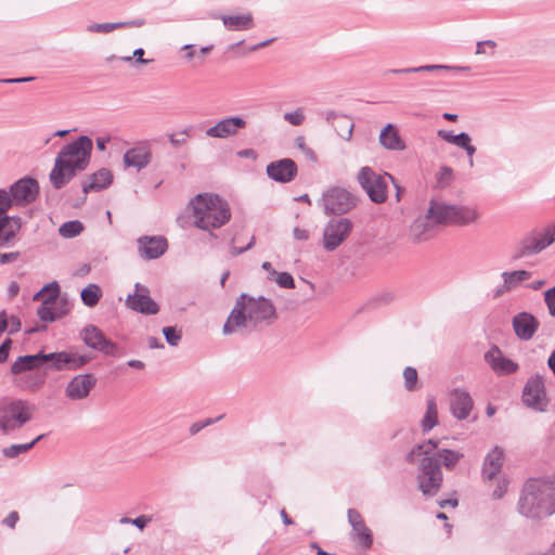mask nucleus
<instances>
[{
  "instance_id": "f03ea898",
  "label": "nucleus",
  "mask_w": 555,
  "mask_h": 555,
  "mask_svg": "<svg viewBox=\"0 0 555 555\" xmlns=\"http://www.w3.org/2000/svg\"><path fill=\"white\" fill-rule=\"evenodd\" d=\"M92 140L81 135L66 144L57 154L49 179L54 189L66 185L79 171H83L91 158Z\"/></svg>"
},
{
  "instance_id": "e433bc0d",
  "label": "nucleus",
  "mask_w": 555,
  "mask_h": 555,
  "mask_svg": "<svg viewBox=\"0 0 555 555\" xmlns=\"http://www.w3.org/2000/svg\"><path fill=\"white\" fill-rule=\"evenodd\" d=\"M438 423V409L434 397H428L426 400V412L421 422L423 433H428Z\"/></svg>"
},
{
  "instance_id": "4d7b16f0",
  "label": "nucleus",
  "mask_w": 555,
  "mask_h": 555,
  "mask_svg": "<svg viewBox=\"0 0 555 555\" xmlns=\"http://www.w3.org/2000/svg\"><path fill=\"white\" fill-rule=\"evenodd\" d=\"M151 520L152 518L150 516L140 515L139 517L132 519V525L138 529L143 530Z\"/></svg>"
},
{
  "instance_id": "c756f323",
  "label": "nucleus",
  "mask_w": 555,
  "mask_h": 555,
  "mask_svg": "<svg viewBox=\"0 0 555 555\" xmlns=\"http://www.w3.org/2000/svg\"><path fill=\"white\" fill-rule=\"evenodd\" d=\"M326 120L332 124L340 138L346 141L351 140L354 125L350 117L330 111L326 114Z\"/></svg>"
},
{
  "instance_id": "1a4fd4ad",
  "label": "nucleus",
  "mask_w": 555,
  "mask_h": 555,
  "mask_svg": "<svg viewBox=\"0 0 555 555\" xmlns=\"http://www.w3.org/2000/svg\"><path fill=\"white\" fill-rule=\"evenodd\" d=\"M60 295V285L53 281L44 285L37 294L34 295V300H41L42 304L37 310V315L43 322H53L56 319L67 313V309L54 312V306H56V298Z\"/></svg>"
},
{
  "instance_id": "393cba45",
  "label": "nucleus",
  "mask_w": 555,
  "mask_h": 555,
  "mask_svg": "<svg viewBox=\"0 0 555 555\" xmlns=\"http://www.w3.org/2000/svg\"><path fill=\"white\" fill-rule=\"evenodd\" d=\"M450 408L454 417L465 420L473 409V400L466 391L455 389L450 395Z\"/></svg>"
},
{
  "instance_id": "2f4dec72",
  "label": "nucleus",
  "mask_w": 555,
  "mask_h": 555,
  "mask_svg": "<svg viewBox=\"0 0 555 555\" xmlns=\"http://www.w3.org/2000/svg\"><path fill=\"white\" fill-rule=\"evenodd\" d=\"M144 25V20H132L128 22L117 23H93L87 26L89 33L108 34L119 28L125 27H141Z\"/></svg>"
},
{
  "instance_id": "6e6d98bb",
  "label": "nucleus",
  "mask_w": 555,
  "mask_h": 555,
  "mask_svg": "<svg viewBox=\"0 0 555 555\" xmlns=\"http://www.w3.org/2000/svg\"><path fill=\"white\" fill-rule=\"evenodd\" d=\"M11 346H12V339H10V338H7L0 345V364L8 360Z\"/></svg>"
},
{
  "instance_id": "c03bdc74",
  "label": "nucleus",
  "mask_w": 555,
  "mask_h": 555,
  "mask_svg": "<svg viewBox=\"0 0 555 555\" xmlns=\"http://www.w3.org/2000/svg\"><path fill=\"white\" fill-rule=\"evenodd\" d=\"M83 230V225L78 220H72L63 223L59 228V233L61 236L65 238H73L77 235H79Z\"/></svg>"
},
{
  "instance_id": "72a5a7b5",
  "label": "nucleus",
  "mask_w": 555,
  "mask_h": 555,
  "mask_svg": "<svg viewBox=\"0 0 555 555\" xmlns=\"http://www.w3.org/2000/svg\"><path fill=\"white\" fill-rule=\"evenodd\" d=\"M469 67L466 66H451V65H422L417 67H408V68H399V69H389L388 74H410V73H423V72H466Z\"/></svg>"
},
{
  "instance_id": "4be33fe9",
  "label": "nucleus",
  "mask_w": 555,
  "mask_h": 555,
  "mask_svg": "<svg viewBox=\"0 0 555 555\" xmlns=\"http://www.w3.org/2000/svg\"><path fill=\"white\" fill-rule=\"evenodd\" d=\"M547 246H550V241L544 243L541 237V232L530 233L517 244L513 254V259H521L539 254Z\"/></svg>"
},
{
  "instance_id": "de8ad7c7",
  "label": "nucleus",
  "mask_w": 555,
  "mask_h": 555,
  "mask_svg": "<svg viewBox=\"0 0 555 555\" xmlns=\"http://www.w3.org/2000/svg\"><path fill=\"white\" fill-rule=\"evenodd\" d=\"M14 205L9 190L0 189V216H7L5 212Z\"/></svg>"
},
{
  "instance_id": "bb28decb",
  "label": "nucleus",
  "mask_w": 555,
  "mask_h": 555,
  "mask_svg": "<svg viewBox=\"0 0 555 555\" xmlns=\"http://www.w3.org/2000/svg\"><path fill=\"white\" fill-rule=\"evenodd\" d=\"M435 223L433 222L429 212L417 217L410 228V235L415 243H422L433 237Z\"/></svg>"
},
{
  "instance_id": "9b49d317",
  "label": "nucleus",
  "mask_w": 555,
  "mask_h": 555,
  "mask_svg": "<svg viewBox=\"0 0 555 555\" xmlns=\"http://www.w3.org/2000/svg\"><path fill=\"white\" fill-rule=\"evenodd\" d=\"M320 202L326 215L346 214L356 206V197L346 189L339 186L326 190Z\"/></svg>"
},
{
  "instance_id": "b1692460",
  "label": "nucleus",
  "mask_w": 555,
  "mask_h": 555,
  "mask_svg": "<svg viewBox=\"0 0 555 555\" xmlns=\"http://www.w3.org/2000/svg\"><path fill=\"white\" fill-rule=\"evenodd\" d=\"M539 327V321L529 312H519L513 318V328L521 340H530Z\"/></svg>"
},
{
  "instance_id": "a878e982",
  "label": "nucleus",
  "mask_w": 555,
  "mask_h": 555,
  "mask_svg": "<svg viewBox=\"0 0 555 555\" xmlns=\"http://www.w3.org/2000/svg\"><path fill=\"white\" fill-rule=\"evenodd\" d=\"M488 362L492 370L499 375H508L518 370V364L504 357L496 346H492L488 350Z\"/></svg>"
},
{
  "instance_id": "79ce46f5",
  "label": "nucleus",
  "mask_w": 555,
  "mask_h": 555,
  "mask_svg": "<svg viewBox=\"0 0 555 555\" xmlns=\"http://www.w3.org/2000/svg\"><path fill=\"white\" fill-rule=\"evenodd\" d=\"M43 438V435H39L29 443L12 444L2 449V454L8 459H14L22 453L29 451L39 440Z\"/></svg>"
},
{
  "instance_id": "7c9ffc66",
  "label": "nucleus",
  "mask_w": 555,
  "mask_h": 555,
  "mask_svg": "<svg viewBox=\"0 0 555 555\" xmlns=\"http://www.w3.org/2000/svg\"><path fill=\"white\" fill-rule=\"evenodd\" d=\"M224 27L230 31L249 30L255 26L254 17L250 13L240 15H221Z\"/></svg>"
},
{
  "instance_id": "69168bd1",
  "label": "nucleus",
  "mask_w": 555,
  "mask_h": 555,
  "mask_svg": "<svg viewBox=\"0 0 555 555\" xmlns=\"http://www.w3.org/2000/svg\"><path fill=\"white\" fill-rule=\"evenodd\" d=\"M293 234L298 241H307L309 238V232L305 229L295 228Z\"/></svg>"
},
{
  "instance_id": "412c9836",
  "label": "nucleus",
  "mask_w": 555,
  "mask_h": 555,
  "mask_svg": "<svg viewBox=\"0 0 555 555\" xmlns=\"http://www.w3.org/2000/svg\"><path fill=\"white\" fill-rule=\"evenodd\" d=\"M268 176L278 182H291L297 175V165L291 158H283L267 166Z\"/></svg>"
},
{
  "instance_id": "a211bd4d",
  "label": "nucleus",
  "mask_w": 555,
  "mask_h": 555,
  "mask_svg": "<svg viewBox=\"0 0 555 555\" xmlns=\"http://www.w3.org/2000/svg\"><path fill=\"white\" fill-rule=\"evenodd\" d=\"M152 160V150L149 142H139L127 150L122 156L126 168H134L141 171L146 168Z\"/></svg>"
},
{
  "instance_id": "2eb2a0df",
  "label": "nucleus",
  "mask_w": 555,
  "mask_h": 555,
  "mask_svg": "<svg viewBox=\"0 0 555 555\" xmlns=\"http://www.w3.org/2000/svg\"><path fill=\"white\" fill-rule=\"evenodd\" d=\"M246 125L247 121L241 116H228L209 127L205 133L210 139L223 140L236 137L240 130L244 129Z\"/></svg>"
},
{
  "instance_id": "8fccbe9b",
  "label": "nucleus",
  "mask_w": 555,
  "mask_h": 555,
  "mask_svg": "<svg viewBox=\"0 0 555 555\" xmlns=\"http://www.w3.org/2000/svg\"><path fill=\"white\" fill-rule=\"evenodd\" d=\"M284 120L293 126H300L305 121V114L302 108H297L293 112H287L283 116Z\"/></svg>"
},
{
  "instance_id": "e2e57ef3",
  "label": "nucleus",
  "mask_w": 555,
  "mask_h": 555,
  "mask_svg": "<svg viewBox=\"0 0 555 555\" xmlns=\"http://www.w3.org/2000/svg\"><path fill=\"white\" fill-rule=\"evenodd\" d=\"M544 300L546 302V306L548 308V312L552 317H555V296L547 295V291L544 293Z\"/></svg>"
},
{
  "instance_id": "c85d7f7f",
  "label": "nucleus",
  "mask_w": 555,
  "mask_h": 555,
  "mask_svg": "<svg viewBox=\"0 0 555 555\" xmlns=\"http://www.w3.org/2000/svg\"><path fill=\"white\" fill-rule=\"evenodd\" d=\"M113 182V173L107 168H102L88 177V181L82 183L83 193L91 191H102L108 188Z\"/></svg>"
},
{
  "instance_id": "4c0bfd02",
  "label": "nucleus",
  "mask_w": 555,
  "mask_h": 555,
  "mask_svg": "<svg viewBox=\"0 0 555 555\" xmlns=\"http://www.w3.org/2000/svg\"><path fill=\"white\" fill-rule=\"evenodd\" d=\"M463 453L453 451L450 449H438L436 459L439 460L440 465L442 464L447 469H453L460 460L463 457Z\"/></svg>"
},
{
  "instance_id": "49530a36",
  "label": "nucleus",
  "mask_w": 555,
  "mask_h": 555,
  "mask_svg": "<svg viewBox=\"0 0 555 555\" xmlns=\"http://www.w3.org/2000/svg\"><path fill=\"white\" fill-rule=\"evenodd\" d=\"M404 388L408 391H414L417 389V371L412 366H406L403 370Z\"/></svg>"
},
{
  "instance_id": "39448f33",
  "label": "nucleus",
  "mask_w": 555,
  "mask_h": 555,
  "mask_svg": "<svg viewBox=\"0 0 555 555\" xmlns=\"http://www.w3.org/2000/svg\"><path fill=\"white\" fill-rule=\"evenodd\" d=\"M36 412V405L24 399L3 398L0 401V429L9 434L21 429L30 422Z\"/></svg>"
},
{
  "instance_id": "cd10ccee",
  "label": "nucleus",
  "mask_w": 555,
  "mask_h": 555,
  "mask_svg": "<svg viewBox=\"0 0 555 555\" xmlns=\"http://www.w3.org/2000/svg\"><path fill=\"white\" fill-rule=\"evenodd\" d=\"M427 211L435 224L453 225L454 205L431 201Z\"/></svg>"
},
{
  "instance_id": "4468645a",
  "label": "nucleus",
  "mask_w": 555,
  "mask_h": 555,
  "mask_svg": "<svg viewBox=\"0 0 555 555\" xmlns=\"http://www.w3.org/2000/svg\"><path fill=\"white\" fill-rule=\"evenodd\" d=\"M125 304L130 310L145 315L159 311V306L150 296V289L140 283L134 284V292L127 296Z\"/></svg>"
},
{
  "instance_id": "c9c22d12",
  "label": "nucleus",
  "mask_w": 555,
  "mask_h": 555,
  "mask_svg": "<svg viewBox=\"0 0 555 555\" xmlns=\"http://www.w3.org/2000/svg\"><path fill=\"white\" fill-rule=\"evenodd\" d=\"M479 212L472 206L454 205L453 225H468L479 218Z\"/></svg>"
},
{
  "instance_id": "58836bf2",
  "label": "nucleus",
  "mask_w": 555,
  "mask_h": 555,
  "mask_svg": "<svg viewBox=\"0 0 555 555\" xmlns=\"http://www.w3.org/2000/svg\"><path fill=\"white\" fill-rule=\"evenodd\" d=\"M532 275V272L527 270H515L511 272H503L502 279L505 280V287L514 289L521 282L527 281Z\"/></svg>"
},
{
  "instance_id": "680f3d73",
  "label": "nucleus",
  "mask_w": 555,
  "mask_h": 555,
  "mask_svg": "<svg viewBox=\"0 0 555 555\" xmlns=\"http://www.w3.org/2000/svg\"><path fill=\"white\" fill-rule=\"evenodd\" d=\"M9 327V315L5 310L0 311V336Z\"/></svg>"
},
{
  "instance_id": "774afa93",
  "label": "nucleus",
  "mask_w": 555,
  "mask_h": 555,
  "mask_svg": "<svg viewBox=\"0 0 555 555\" xmlns=\"http://www.w3.org/2000/svg\"><path fill=\"white\" fill-rule=\"evenodd\" d=\"M547 365L555 376V349L552 351L547 359Z\"/></svg>"
},
{
  "instance_id": "ddd939ff",
  "label": "nucleus",
  "mask_w": 555,
  "mask_h": 555,
  "mask_svg": "<svg viewBox=\"0 0 555 555\" xmlns=\"http://www.w3.org/2000/svg\"><path fill=\"white\" fill-rule=\"evenodd\" d=\"M91 360L88 356L77 354L75 352L60 351L44 353L41 351V362L49 363V369L54 371L78 370Z\"/></svg>"
},
{
  "instance_id": "09e8293b",
  "label": "nucleus",
  "mask_w": 555,
  "mask_h": 555,
  "mask_svg": "<svg viewBox=\"0 0 555 555\" xmlns=\"http://www.w3.org/2000/svg\"><path fill=\"white\" fill-rule=\"evenodd\" d=\"M273 282H275L280 287L283 288H293L295 287V282L293 276L287 272H276L273 275Z\"/></svg>"
},
{
  "instance_id": "3c124183",
  "label": "nucleus",
  "mask_w": 555,
  "mask_h": 555,
  "mask_svg": "<svg viewBox=\"0 0 555 555\" xmlns=\"http://www.w3.org/2000/svg\"><path fill=\"white\" fill-rule=\"evenodd\" d=\"M163 334L166 341L172 347L178 346L181 340V333L173 326L164 327Z\"/></svg>"
},
{
  "instance_id": "338daca9",
  "label": "nucleus",
  "mask_w": 555,
  "mask_h": 555,
  "mask_svg": "<svg viewBox=\"0 0 555 555\" xmlns=\"http://www.w3.org/2000/svg\"><path fill=\"white\" fill-rule=\"evenodd\" d=\"M254 241H255V238H254V237H251V238H250V242H249L245 247L237 248V247H235V246H232V247L230 248V253H231V255H232V256H237V255H240V254H242V253H244V251L248 250V249H249V248H251V246L254 245Z\"/></svg>"
},
{
  "instance_id": "423d86ee",
  "label": "nucleus",
  "mask_w": 555,
  "mask_h": 555,
  "mask_svg": "<svg viewBox=\"0 0 555 555\" xmlns=\"http://www.w3.org/2000/svg\"><path fill=\"white\" fill-rule=\"evenodd\" d=\"M503 463L504 452L499 447L488 453V492L492 500H501L511 483L508 476L501 474Z\"/></svg>"
},
{
  "instance_id": "37998d69",
  "label": "nucleus",
  "mask_w": 555,
  "mask_h": 555,
  "mask_svg": "<svg viewBox=\"0 0 555 555\" xmlns=\"http://www.w3.org/2000/svg\"><path fill=\"white\" fill-rule=\"evenodd\" d=\"M438 449V441L429 439L423 443L417 444L408 455L406 461L413 462L414 455L424 454L425 456H430L434 450Z\"/></svg>"
},
{
  "instance_id": "dca6fc26",
  "label": "nucleus",
  "mask_w": 555,
  "mask_h": 555,
  "mask_svg": "<svg viewBox=\"0 0 555 555\" xmlns=\"http://www.w3.org/2000/svg\"><path fill=\"white\" fill-rule=\"evenodd\" d=\"M14 205L26 206L33 203L39 194V184L37 180L25 177L17 180L9 189Z\"/></svg>"
},
{
  "instance_id": "f8f14e48",
  "label": "nucleus",
  "mask_w": 555,
  "mask_h": 555,
  "mask_svg": "<svg viewBox=\"0 0 555 555\" xmlns=\"http://www.w3.org/2000/svg\"><path fill=\"white\" fill-rule=\"evenodd\" d=\"M524 404L537 412H545L548 400L545 392L543 377L537 375L530 377L522 390Z\"/></svg>"
},
{
  "instance_id": "7ed1b4c3",
  "label": "nucleus",
  "mask_w": 555,
  "mask_h": 555,
  "mask_svg": "<svg viewBox=\"0 0 555 555\" xmlns=\"http://www.w3.org/2000/svg\"><path fill=\"white\" fill-rule=\"evenodd\" d=\"M517 511L521 516L533 520L555 514V480L529 478L520 490Z\"/></svg>"
},
{
  "instance_id": "864d4df0",
  "label": "nucleus",
  "mask_w": 555,
  "mask_h": 555,
  "mask_svg": "<svg viewBox=\"0 0 555 555\" xmlns=\"http://www.w3.org/2000/svg\"><path fill=\"white\" fill-rule=\"evenodd\" d=\"M188 135H189V129H184V130L180 131L179 133L171 134L169 137V140H170V143L175 147H179V146H182L185 144Z\"/></svg>"
},
{
  "instance_id": "9d476101",
  "label": "nucleus",
  "mask_w": 555,
  "mask_h": 555,
  "mask_svg": "<svg viewBox=\"0 0 555 555\" xmlns=\"http://www.w3.org/2000/svg\"><path fill=\"white\" fill-rule=\"evenodd\" d=\"M353 223L347 218H333L323 229L322 246L326 251L337 249L350 235Z\"/></svg>"
},
{
  "instance_id": "f257e3e1",
  "label": "nucleus",
  "mask_w": 555,
  "mask_h": 555,
  "mask_svg": "<svg viewBox=\"0 0 555 555\" xmlns=\"http://www.w3.org/2000/svg\"><path fill=\"white\" fill-rule=\"evenodd\" d=\"M273 302L263 297L241 294L222 327L224 335L249 333L262 330L276 320Z\"/></svg>"
},
{
  "instance_id": "5fc2aeb1",
  "label": "nucleus",
  "mask_w": 555,
  "mask_h": 555,
  "mask_svg": "<svg viewBox=\"0 0 555 555\" xmlns=\"http://www.w3.org/2000/svg\"><path fill=\"white\" fill-rule=\"evenodd\" d=\"M220 417L216 418V420H212V418H207L203 422H195L193 423L191 426H190V434L191 435H196L197 433H199L203 428L214 424L215 422H217L218 420H220Z\"/></svg>"
},
{
  "instance_id": "ea45409f",
  "label": "nucleus",
  "mask_w": 555,
  "mask_h": 555,
  "mask_svg": "<svg viewBox=\"0 0 555 555\" xmlns=\"http://www.w3.org/2000/svg\"><path fill=\"white\" fill-rule=\"evenodd\" d=\"M10 222L7 224V228L4 229V233L2 235L0 246H9L10 243L15 238L16 233L21 230L22 227V220L20 217H11Z\"/></svg>"
},
{
  "instance_id": "052dcab7",
  "label": "nucleus",
  "mask_w": 555,
  "mask_h": 555,
  "mask_svg": "<svg viewBox=\"0 0 555 555\" xmlns=\"http://www.w3.org/2000/svg\"><path fill=\"white\" fill-rule=\"evenodd\" d=\"M21 321L17 317L11 315L9 318V327L8 331L10 334L17 333L21 330Z\"/></svg>"
},
{
  "instance_id": "f3484780",
  "label": "nucleus",
  "mask_w": 555,
  "mask_h": 555,
  "mask_svg": "<svg viewBox=\"0 0 555 555\" xmlns=\"http://www.w3.org/2000/svg\"><path fill=\"white\" fill-rule=\"evenodd\" d=\"M138 254L144 260L157 259L168 249V242L162 235H142L137 240Z\"/></svg>"
},
{
  "instance_id": "a18cd8bd",
  "label": "nucleus",
  "mask_w": 555,
  "mask_h": 555,
  "mask_svg": "<svg viewBox=\"0 0 555 555\" xmlns=\"http://www.w3.org/2000/svg\"><path fill=\"white\" fill-rule=\"evenodd\" d=\"M438 137L441 138L442 140H444L449 143H452L456 146H460V147L465 146L467 144V141H470V137L465 132H461L459 134H453L452 131L439 130Z\"/></svg>"
},
{
  "instance_id": "6ab92c4d",
  "label": "nucleus",
  "mask_w": 555,
  "mask_h": 555,
  "mask_svg": "<svg viewBox=\"0 0 555 555\" xmlns=\"http://www.w3.org/2000/svg\"><path fill=\"white\" fill-rule=\"evenodd\" d=\"M96 378L92 374H79L73 377L65 387V396L73 401L86 399L94 388Z\"/></svg>"
},
{
  "instance_id": "bf43d9fd",
  "label": "nucleus",
  "mask_w": 555,
  "mask_h": 555,
  "mask_svg": "<svg viewBox=\"0 0 555 555\" xmlns=\"http://www.w3.org/2000/svg\"><path fill=\"white\" fill-rule=\"evenodd\" d=\"M42 384H43L42 379L29 376L27 384L24 388L28 389L30 391H36L37 389H39L41 387Z\"/></svg>"
},
{
  "instance_id": "0e129e2a",
  "label": "nucleus",
  "mask_w": 555,
  "mask_h": 555,
  "mask_svg": "<svg viewBox=\"0 0 555 555\" xmlns=\"http://www.w3.org/2000/svg\"><path fill=\"white\" fill-rule=\"evenodd\" d=\"M541 237L544 243L550 241L551 245L555 241V227L546 229L544 233H541Z\"/></svg>"
},
{
  "instance_id": "13d9d810",
  "label": "nucleus",
  "mask_w": 555,
  "mask_h": 555,
  "mask_svg": "<svg viewBox=\"0 0 555 555\" xmlns=\"http://www.w3.org/2000/svg\"><path fill=\"white\" fill-rule=\"evenodd\" d=\"M20 519L18 513L13 511L9 513V515L3 519V524L9 528H15L17 521Z\"/></svg>"
},
{
  "instance_id": "20e7f679",
  "label": "nucleus",
  "mask_w": 555,
  "mask_h": 555,
  "mask_svg": "<svg viewBox=\"0 0 555 555\" xmlns=\"http://www.w3.org/2000/svg\"><path fill=\"white\" fill-rule=\"evenodd\" d=\"M190 208L194 225L204 231L222 227L231 217L228 203L215 194H197L190 202Z\"/></svg>"
},
{
  "instance_id": "5701e85b",
  "label": "nucleus",
  "mask_w": 555,
  "mask_h": 555,
  "mask_svg": "<svg viewBox=\"0 0 555 555\" xmlns=\"http://www.w3.org/2000/svg\"><path fill=\"white\" fill-rule=\"evenodd\" d=\"M348 522L352 528V537L365 548H370L373 543L372 532L364 524L361 514L353 508L348 509Z\"/></svg>"
},
{
  "instance_id": "0eeeda50",
  "label": "nucleus",
  "mask_w": 555,
  "mask_h": 555,
  "mask_svg": "<svg viewBox=\"0 0 555 555\" xmlns=\"http://www.w3.org/2000/svg\"><path fill=\"white\" fill-rule=\"evenodd\" d=\"M357 180L372 202L382 204L387 199L388 180L392 181L390 175H379L365 166L358 172Z\"/></svg>"
},
{
  "instance_id": "a19ab883",
  "label": "nucleus",
  "mask_w": 555,
  "mask_h": 555,
  "mask_svg": "<svg viewBox=\"0 0 555 555\" xmlns=\"http://www.w3.org/2000/svg\"><path fill=\"white\" fill-rule=\"evenodd\" d=\"M80 296L87 307H94L102 296V291L99 285L89 284L81 291Z\"/></svg>"
},
{
  "instance_id": "603ef678",
  "label": "nucleus",
  "mask_w": 555,
  "mask_h": 555,
  "mask_svg": "<svg viewBox=\"0 0 555 555\" xmlns=\"http://www.w3.org/2000/svg\"><path fill=\"white\" fill-rule=\"evenodd\" d=\"M144 50L142 48H138L133 51L132 56H122L120 60L122 62H131L133 59H135V63L139 64H149L152 62V60H145L143 59Z\"/></svg>"
},
{
  "instance_id": "473e14b6",
  "label": "nucleus",
  "mask_w": 555,
  "mask_h": 555,
  "mask_svg": "<svg viewBox=\"0 0 555 555\" xmlns=\"http://www.w3.org/2000/svg\"><path fill=\"white\" fill-rule=\"evenodd\" d=\"M379 142L387 150L401 151L404 149V144L400 139L398 131L391 124H388L380 131Z\"/></svg>"
},
{
  "instance_id": "f704fd0d",
  "label": "nucleus",
  "mask_w": 555,
  "mask_h": 555,
  "mask_svg": "<svg viewBox=\"0 0 555 555\" xmlns=\"http://www.w3.org/2000/svg\"><path fill=\"white\" fill-rule=\"evenodd\" d=\"M41 362V352L18 357L11 366V373L14 375L39 366Z\"/></svg>"
},
{
  "instance_id": "6e6552de",
  "label": "nucleus",
  "mask_w": 555,
  "mask_h": 555,
  "mask_svg": "<svg viewBox=\"0 0 555 555\" xmlns=\"http://www.w3.org/2000/svg\"><path fill=\"white\" fill-rule=\"evenodd\" d=\"M442 481L443 475L439 460L435 456H424L417 475L418 489L425 495H435L440 490Z\"/></svg>"
},
{
  "instance_id": "aec40b11",
  "label": "nucleus",
  "mask_w": 555,
  "mask_h": 555,
  "mask_svg": "<svg viewBox=\"0 0 555 555\" xmlns=\"http://www.w3.org/2000/svg\"><path fill=\"white\" fill-rule=\"evenodd\" d=\"M80 335L87 346L92 349L100 350L105 354H114L117 348V346L108 340L104 336L103 332L94 325L86 326Z\"/></svg>"
}]
</instances>
